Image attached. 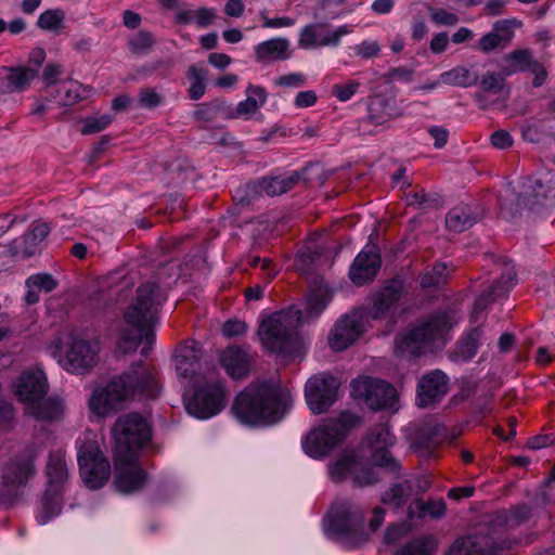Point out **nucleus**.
<instances>
[{
    "mask_svg": "<svg viewBox=\"0 0 555 555\" xmlns=\"http://www.w3.org/2000/svg\"><path fill=\"white\" fill-rule=\"evenodd\" d=\"M158 392L154 373L143 367L142 363H138L106 385L94 388L88 404L91 413L105 417L116 413L122 408L125 401L135 395L155 398Z\"/></svg>",
    "mask_w": 555,
    "mask_h": 555,
    "instance_id": "obj_1",
    "label": "nucleus"
},
{
    "mask_svg": "<svg viewBox=\"0 0 555 555\" xmlns=\"http://www.w3.org/2000/svg\"><path fill=\"white\" fill-rule=\"evenodd\" d=\"M292 404L291 392L273 383L246 387L232 405L234 416L245 425L273 424L280 421Z\"/></svg>",
    "mask_w": 555,
    "mask_h": 555,
    "instance_id": "obj_2",
    "label": "nucleus"
},
{
    "mask_svg": "<svg viewBox=\"0 0 555 555\" xmlns=\"http://www.w3.org/2000/svg\"><path fill=\"white\" fill-rule=\"evenodd\" d=\"M164 300L163 291L154 282H146L138 287L133 302L125 312V326L118 341L120 351H135L143 338L151 343L158 308Z\"/></svg>",
    "mask_w": 555,
    "mask_h": 555,
    "instance_id": "obj_3",
    "label": "nucleus"
},
{
    "mask_svg": "<svg viewBox=\"0 0 555 555\" xmlns=\"http://www.w3.org/2000/svg\"><path fill=\"white\" fill-rule=\"evenodd\" d=\"M359 423L360 418L349 412L341 413L337 420L325 421L307 434L302 441L304 451L313 459H323Z\"/></svg>",
    "mask_w": 555,
    "mask_h": 555,
    "instance_id": "obj_4",
    "label": "nucleus"
},
{
    "mask_svg": "<svg viewBox=\"0 0 555 555\" xmlns=\"http://www.w3.org/2000/svg\"><path fill=\"white\" fill-rule=\"evenodd\" d=\"M451 326V319L446 312L431 314L420 325L397 337L396 351L402 357H417L425 344L443 343Z\"/></svg>",
    "mask_w": 555,
    "mask_h": 555,
    "instance_id": "obj_5",
    "label": "nucleus"
},
{
    "mask_svg": "<svg viewBox=\"0 0 555 555\" xmlns=\"http://www.w3.org/2000/svg\"><path fill=\"white\" fill-rule=\"evenodd\" d=\"M300 321V311L288 309L266 318L258 330L261 344L273 352H287L295 338Z\"/></svg>",
    "mask_w": 555,
    "mask_h": 555,
    "instance_id": "obj_6",
    "label": "nucleus"
},
{
    "mask_svg": "<svg viewBox=\"0 0 555 555\" xmlns=\"http://www.w3.org/2000/svg\"><path fill=\"white\" fill-rule=\"evenodd\" d=\"M194 393L185 402L191 415L197 418H209L217 415L227 402V391L215 372H209L202 380L194 382Z\"/></svg>",
    "mask_w": 555,
    "mask_h": 555,
    "instance_id": "obj_7",
    "label": "nucleus"
},
{
    "mask_svg": "<svg viewBox=\"0 0 555 555\" xmlns=\"http://www.w3.org/2000/svg\"><path fill=\"white\" fill-rule=\"evenodd\" d=\"M114 453L138 455V451L151 439L145 418L138 413L120 415L113 426Z\"/></svg>",
    "mask_w": 555,
    "mask_h": 555,
    "instance_id": "obj_8",
    "label": "nucleus"
},
{
    "mask_svg": "<svg viewBox=\"0 0 555 555\" xmlns=\"http://www.w3.org/2000/svg\"><path fill=\"white\" fill-rule=\"evenodd\" d=\"M351 393L374 411L392 409L397 401V391L389 383L371 376L354 379Z\"/></svg>",
    "mask_w": 555,
    "mask_h": 555,
    "instance_id": "obj_9",
    "label": "nucleus"
},
{
    "mask_svg": "<svg viewBox=\"0 0 555 555\" xmlns=\"http://www.w3.org/2000/svg\"><path fill=\"white\" fill-rule=\"evenodd\" d=\"M47 475L50 488L42 498V513L39 521L46 524L50 518L57 515L61 509L60 485L67 478V466L62 451L50 454Z\"/></svg>",
    "mask_w": 555,
    "mask_h": 555,
    "instance_id": "obj_10",
    "label": "nucleus"
},
{
    "mask_svg": "<svg viewBox=\"0 0 555 555\" xmlns=\"http://www.w3.org/2000/svg\"><path fill=\"white\" fill-rule=\"evenodd\" d=\"M80 475L90 489L101 488L109 478L111 465L95 442H86L78 452Z\"/></svg>",
    "mask_w": 555,
    "mask_h": 555,
    "instance_id": "obj_11",
    "label": "nucleus"
},
{
    "mask_svg": "<svg viewBox=\"0 0 555 555\" xmlns=\"http://www.w3.org/2000/svg\"><path fill=\"white\" fill-rule=\"evenodd\" d=\"M555 199V180L548 173L535 178H527L522 184V192L518 197L517 208H527L540 211L553 206Z\"/></svg>",
    "mask_w": 555,
    "mask_h": 555,
    "instance_id": "obj_12",
    "label": "nucleus"
},
{
    "mask_svg": "<svg viewBox=\"0 0 555 555\" xmlns=\"http://www.w3.org/2000/svg\"><path fill=\"white\" fill-rule=\"evenodd\" d=\"M496 264L502 270L501 278L477 296L473 309V314L476 320L478 319V314L486 311L491 304L505 297L517 282L515 268L505 257H500L496 260Z\"/></svg>",
    "mask_w": 555,
    "mask_h": 555,
    "instance_id": "obj_13",
    "label": "nucleus"
},
{
    "mask_svg": "<svg viewBox=\"0 0 555 555\" xmlns=\"http://www.w3.org/2000/svg\"><path fill=\"white\" fill-rule=\"evenodd\" d=\"M300 180L299 173L294 172L288 177L262 178L257 182L248 183L244 189L235 192L234 199L242 205H249L255 198L262 195L276 196L294 188Z\"/></svg>",
    "mask_w": 555,
    "mask_h": 555,
    "instance_id": "obj_14",
    "label": "nucleus"
},
{
    "mask_svg": "<svg viewBox=\"0 0 555 555\" xmlns=\"http://www.w3.org/2000/svg\"><path fill=\"white\" fill-rule=\"evenodd\" d=\"M395 441V436L385 424L374 426L365 439V444L372 450L371 459L373 463L392 474L400 470V463L388 451V448L393 446Z\"/></svg>",
    "mask_w": 555,
    "mask_h": 555,
    "instance_id": "obj_15",
    "label": "nucleus"
},
{
    "mask_svg": "<svg viewBox=\"0 0 555 555\" xmlns=\"http://www.w3.org/2000/svg\"><path fill=\"white\" fill-rule=\"evenodd\" d=\"M364 310H356L336 321L328 334L330 347L343 351L351 346L364 332Z\"/></svg>",
    "mask_w": 555,
    "mask_h": 555,
    "instance_id": "obj_16",
    "label": "nucleus"
},
{
    "mask_svg": "<svg viewBox=\"0 0 555 555\" xmlns=\"http://www.w3.org/2000/svg\"><path fill=\"white\" fill-rule=\"evenodd\" d=\"M338 382L327 374L314 375L306 384V400L315 414L326 412L336 399Z\"/></svg>",
    "mask_w": 555,
    "mask_h": 555,
    "instance_id": "obj_17",
    "label": "nucleus"
},
{
    "mask_svg": "<svg viewBox=\"0 0 555 555\" xmlns=\"http://www.w3.org/2000/svg\"><path fill=\"white\" fill-rule=\"evenodd\" d=\"M500 67L504 76L519 72L532 73L534 75L532 85L535 88L541 87L547 78L546 68L533 57L532 51L529 49H516L505 54Z\"/></svg>",
    "mask_w": 555,
    "mask_h": 555,
    "instance_id": "obj_18",
    "label": "nucleus"
},
{
    "mask_svg": "<svg viewBox=\"0 0 555 555\" xmlns=\"http://www.w3.org/2000/svg\"><path fill=\"white\" fill-rule=\"evenodd\" d=\"M115 486L119 492L131 493L142 488L145 473L138 464V455L114 453Z\"/></svg>",
    "mask_w": 555,
    "mask_h": 555,
    "instance_id": "obj_19",
    "label": "nucleus"
},
{
    "mask_svg": "<svg viewBox=\"0 0 555 555\" xmlns=\"http://www.w3.org/2000/svg\"><path fill=\"white\" fill-rule=\"evenodd\" d=\"M99 350L98 341L74 339L60 363L68 372L83 374L96 364Z\"/></svg>",
    "mask_w": 555,
    "mask_h": 555,
    "instance_id": "obj_20",
    "label": "nucleus"
},
{
    "mask_svg": "<svg viewBox=\"0 0 555 555\" xmlns=\"http://www.w3.org/2000/svg\"><path fill=\"white\" fill-rule=\"evenodd\" d=\"M382 266V258L377 246L366 245L354 258L349 278L358 286L371 283L377 275Z\"/></svg>",
    "mask_w": 555,
    "mask_h": 555,
    "instance_id": "obj_21",
    "label": "nucleus"
},
{
    "mask_svg": "<svg viewBox=\"0 0 555 555\" xmlns=\"http://www.w3.org/2000/svg\"><path fill=\"white\" fill-rule=\"evenodd\" d=\"M14 395L24 404L42 399L49 389L47 377L41 370L24 371L12 386Z\"/></svg>",
    "mask_w": 555,
    "mask_h": 555,
    "instance_id": "obj_22",
    "label": "nucleus"
},
{
    "mask_svg": "<svg viewBox=\"0 0 555 555\" xmlns=\"http://www.w3.org/2000/svg\"><path fill=\"white\" fill-rule=\"evenodd\" d=\"M362 524L361 513L350 505L344 504L332 512L327 530L330 534L347 540L358 534Z\"/></svg>",
    "mask_w": 555,
    "mask_h": 555,
    "instance_id": "obj_23",
    "label": "nucleus"
},
{
    "mask_svg": "<svg viewBox=\"0 0 555 555\" xmlns=\"http://www.w3.org/2000/svg\"><path fill=\"white\" fill-rule=\"evenodd\" d=\"M448 391V377L439 371H433L420 380L416 401L421 408H429L438 403Z\"/></svg>",
    "mask_w": 555,
    "mask_h": 555,
    "instance_id": "obj_24",
    "label": "nucleus"
},
{
    "mask_svg": "<svg viewBox=\"0 0 555 555\" xmlns=\"http://www.w3.org/2000/svg\"><path fill=\"white\" fill-rule=\"evenodd\" d=\"M405 294L408 287L401 278L389 280L379 292L376 293L373 306L369 311L372 319L384 318L390 308L396 305Z\"/></svg>",
    "mask_w": 555,
    "mask_h": 555,
    "instance_id": "obj_25",
    "label": "nucleus"
},
{
    "mask_svg": "<svg viewBox=\"0 0 555 555\" xmlns=\"http://www.w3.org/2000/svg\"><path fill=\"white\" fill-rule=\"evenodd\" d=\"M325 27L323 24H310L301 29L298 44L304 49L333 46L336 47L341 37L351 33V29L346 26H339L334 31L326 35H322V30Z\"/></svg>",
    "mask_w": 555,
    "mask_h": 555,
    "instance_id": "obj_26",
    "label": "nucleus"
},
{
    "mask_svg": "<svg viewBox=\"0 0 555 555\" xmlns=\"http://www.w3.org/2000/svg\"><path fill=\"white\" fill-rule=\"evenodd\" d=\"M253 356L243 347L230 346L219 358V362L228 375L233 379L245 378L250 372Z\"/></svg>",
    "mask_w": 555,
    "mask_h": 555,
    "instance_id": "obj_27",
    "label": "nucleus"
},
{
    "mask_svg": "<svg viewBox=\"0 0 555 555\" xmlns=\"http://www.w3.org/2000/svg\"><path fill=\"white\" fill-rule=\"evenodd\" d=\"M51 228L46 222H36L30 231L21 238H16L9 244V250L12 256H23L28 258L38 251L39 245L49 235Z\"/></svg>",
    "mask_w": 555,
    "mask_h": 555,
    "instance_id": "obj_28",
    "label": "nucleus"
},
{
    "mask_svg": "<svg viewBox=\"0 0 555 555\" xmlns=\"http://www.w3.org/2000/svg\"><path fill=\"white\" fill-rule=\"evenodd\" d=\"M201 348L198 345L183 346L179 349L175 361L177 374L189 379L194 384L195 380H202L201 371Z\"/></svg>",
    "mask_w": 555,
    "mask_h": 555,
    "instance_id": "obj_29",
    "label": "nucleus"
},
{
    "mask_svg": "<svg viewBox=\"0 0 555 555\" xmlns=\"http://www.w3.org/2000/svg\"><path fill=\"white\" fill-rule=\"evenodd\" d=\"M31 474L33 465L30 461L12 462L8 464L2 474V486L4 489L1 494L3 496L1 502H5L7 499L13 496L16 490L26 483Z\"/></svg>",
    "mask_w": 555,
    "mask_h": 555,
    "instance_id": "obj_30",
    "label": "nucleus"
},
{
    "mask_svg": "<svg viewBox=\"0 0 555 555\" xmlns=\"http://www.w3.org/2000/svg\"><path fill=\"white\" fill-rule=\"evenodd\" d=\"M91 91V88L82 86L76 80L67 79L61 81L54 90H51L46 99L61 106H72L89 98Z\"/></svg>",
    "mask_w": 555,
    "mask_h": 555,
    "instance_id": "obj_31",
    "label": "nucleus"
},
{
    "mask_svg": "<svg viewBox=\"0 0 555 555\" xmlns=\"http://www.w3.org/2000/svg\"><path fill=\"white\" fill-rule=\"evenodd\" d=\"M444 435L439 423H426L416 433L414 447L422 457L433 456Z\"/></svg>",
    "mask_w": 555,
    "mask_h": 555,
    "instance_id": "obj_32",
    "label": "nucleus"
},
{
    "mask_svg": "<svg viewBox=\"0 0 555 555\" xmlns=\"http://www.w3.org/2000/svg\"><path fill=\"white\" fill-rule=\"evenodd\" d=\"M289 57V41L286 38H273L255 47V59L259 63L267 64Z\"/></svg>",
    "mask_w": 555,
    "mask_h": 555,
    "instance_id": "obj_33",
    "label": "nucleus"
},
{
    "mask_svg": "<svg viewBox=\"0 0 555 555\" xmlns=\"http://www.w3.org/2000/svg\"><path fill=\"white\" fill-rule=\"evenodd\" d=\"M65 410L63 400L59 397H49L43 400L30 402L26 405V413L38 421H57Z\"/></svg>",
    "mask_w": 555,
    "mask_h": 555,
    "instance_id": "obj_34",
    "label": "nucleus"
},
{
    "mask_svg": "<svg viewBox=\"0 0 555 555\" xmlns=\"http://www.w3.org/2000/svg\"><path fill=\"white\" fill-rule=\"evenodd\" d=\"M479 217L469 205L453 207L446 216V225L450 231L460 233L477 223Z\"/></svg>",
    "mask_w": 555,
    "mask_h": 555,
    "instance_id": "obj_35",
    "label": "nucleus"
},
{
    "mask_svg": "<svg viewBox=\"0 0 555 555\" xmlns=\"http://www.w3.org/2000/svg\"><path fill=\"white\" fill-rule=\"evenodd\" d=\"M491 553L492 548L489 541L477 535L457 539L449 550V555H489Z\"/></svg>",
    "mask_w": 555,
    "mask_h": 555,
    "instance_id": "obj_36",
    "label": "nucleus"
},
{
    "mask_svg": "<svg viewBox=\"0 0 555 555\" xmlns=\"http://www.w3.org/2000/svg\"><path fill=\"white\" fill-rule=\"evenodd\" d=\"M478 74L465 66H456L439 76V81L449 86L468 88L478 82Z\"/></svg>",
    "mask_w": 555,
    "mask_h": 555,
    "instance_id": "obj_37",
    "label": "nucleus"
},
{
    "mask_svg": "<svg viewBox=\"0 0 555 555\" xmlns=\"http://www.w3.org/2000/svg\"><path fill=\"white\" fill-rule=\"evenodd\" d=\"M247 98L236 106L235 117L246 116L255 114L260 106L266 103L267 93L263 88L258 86H249L247 88Z\"/></svg>",
    "mask_w": 555,
    "mask_h": 555,
    "instance_id": "obj_38",
    "label": "nucleus"
},
{
    "mask_svg": "<svg viewBox=\"0 0 555 555\" xmlns=\"http://www.w3.org/2000/svg\"><path fill=\"white\" fill-rule=\"evenodd\" d=\"M483 335L481 328H474L456 347L453 356L455 360L468 361L473 359L480 345V339Z\"/></svg>",
    "mask_w": 555,
    "mask_h": 555,
    "instance_id": "obj_39",
    "label": "nucleus"
},
{
    "mask_svg": "<svg viewBox=\"0 0 555 555\" xmlns=\"http://www.w3.org/2000/svg\"><path fill=\"white\" fill-rule=\"evenodd\" d=\"M412 487L408 479L393 483L389 491L385 492L383 495V502L393 507L402 506L414 496Z\"/></svg>",
    "mask_w": 555,
    "mask_h": 555,
    "instance_id": "obj_40",
    "label": "nucleus"
},
{
    "mask_svg": "<svg viewBox=\"0 0 555 555\" xmlns=\"http://www.w3.org/2000/svg\"><path fill=\"white\" fill-rule=\"evenodd\" d=\"M437 543L431 537H421L400 547L395 555H434Z\"/></svg>",
    "mask_w": 555,
    "mask_h": 555,
    "instance_id": "obj_41",
    "label": "nucleus"
},
{
    "mask_svg": "<svg viewBox=\"0 0 555 555\" xmlns=\"http://www.w3.org/2000/svg\"><path fill=\"white\" fill-rule=\"evenodd\" d=\"M331 300V293L326 285L313 286L307 296V310L309 314L319 315Z\"/></svg>",
    "mask_w": 555,
    "mask_h": 555,
    "instance_id": "obj_42",
    "label": "nucleus"
},
{
    "mask_svg": "<svg viewBox=\"0 0 555 555\" xmlns=\"http://www.w3.org/2000/svg\"><path fill=\"white\" fill-rule=\"evenodd\" d=\"M367 112L372 121L382 124L392 116L391 103L384 96H373L369 102Z\"/></svg>",
    "mask_w": 555,
    "mask_h": 555,
    "instance_id": "obj_43",
    "label": "nucleus"
},
{
    "mask_svg": "<svg viewBox=\"0 0 555 555\" xmlns=\"http://www.w3.org/2000/svg\"><path fill=\"white\" fill-rule=\"evenodd\" d=\"M207 69L199 67L197 65H191L188 68V77L192 81L191 87L189 89V95L192 100L201 99L206 91V80Z\"/></svg>",
    "mask_w": 555,
    "mask_h": 555,
    "instance_id": "obj_44",
    "label": "nucleus"
},
{
    "mask_svg": "<svg viewBox=\"0 0 555 555\" xmlns=\"http://www.w3.org/2000/svg\"><path fill=\"white\" fill-rule=\"evenodd\" d=\"M444 511V504L442 502H436V501H429L424 502L420 499H416L410 506H409V517L411 519L417 517L421 518L426 514H430L435 517H439L443 514Z\"/></svg>",
    "mask_w": 555,
    "mask_h": 555,
    "instance_id": "obj_45",
    "label": "nucleus"
},
{
    "mask_svg": "<svg viewBox=\"0 0 555 555\" xmlns=\"http://www.w3.org/2000/svg\"><path fill=\"white\" fill-rule=\"evenodd\" d=\"M358 463L354 461L353 456L345 455L330 465V476L332 480L336 482L344 480L347 476L353 478Z\"/></svg>",
    "mask_w": 555,
    "mask_h": 555,
    "instance_id": "obj_46",
    "label": "nucleus"
},
{
    "mask_svg": "<svg viewBox=\"0 0 555 555\" xmlns=\"http://www.w3.org/2000/svg\"><path fill=\"white\" fill-rule=\"evenodd\" d=\"M155 39L152 33L147 30H140L132 36L128 41L129 50L134 55H145L154 47Z\"/></svg>",
    "mask_w": 555,
    "mask_h": 555,
    "instance_id": "obj_47",
    "label": "nucleus"
},
{
    "mask_svg": "<svg viewBox=\"0 0 555 555\" xmlns=\"http://www.w3.org/2000/svg\"><path fill=\"white\" fill-rule=\"evenodd\" d=\"M408 205L417 209H429L440 205L437 194L426 193L425 190L413 191L406 194Z\"/></svg>",
    "mask_w": 555,
    "mask_h": 555,
    "instance_id": "obj_48",
    "label": "nucleus"
},
{
    "mask_svg": "<svg viewBox=\"0 0 555 555\" xmlns=\"http://www.w3.org/2000/svg\"><path fill=\"white\" fill-rule=\"evenodd\" d=\"M65 20V13L61 9H51L42 12L37 21V25L39 28L49 30V31H57L62 26Z\"/></svg>",
    "mask_w": 555,
    "mask_h": 555,
    "instance_id": "obj_49",
    "label": "nucleus"
},
{
    "mask_svg": "<svg viewBox=\"0 0 555 555\" xmlns=\"http://www.w3.org/2000/svg\"><path fill=\"white\" fill-rule=\"evenodd\" d=\"M512 40V34L499 35L494 31L483 35L478 41V49L483 53H490L495 49H504Z\"/></svg>",
    "mask_w": 555,
    "mask_h": 555,
    "instance_id": "obj_50",
    "label": "nucleus"
},
{
    "mask_svg": "<svg viewBox=\"0 0 555 555\" xmlns=\"http://www.w3.org/2000/svg\"><path fill=\"white\" fill-rule=\"evenodd\" d=\"M449 271L446 263H436L430 270H426L420 278L422 287H434L444 282Z\"/></svg>",
    "mask_w": 555,
    "mask_h": 555,
    "instance_id": "obj_51",
    "label": "nucleus"
},
{
    "mask_svg": "<svg viewBox=\"0 0 555 555\" xmlns=\"http://www.w3.org/2000/svg\"><path fill=\"white\" fill-rule=\"evenodd\" d=\"M14 90L21 92L30 86V82L37 77L38 69L31 67H11Z\"/></svg>",
    "mask_w": 555,
    "mask_h": 555,
    "instance_id": "obj_52",
    "label": "nucleus"
},
{
    "mask_svg": "<svg viewBox=\"0 0 555 555\" xmlns=\"http://www.w3.org/2000/svg\"><path fill=\"white\" fill-rule=\"evenodd\" d=\"M163 102V94L157 92L154 88H142L137 96L138 106L145 109H154L162 105Z\"/></svg>",
    "mask_w": 555,
    "mask_h": 555,
    "instance_id": "obj_53",
    "label": "nucleus"
},
{
    "mask_svg": "<svg viewBox=\"0 0 555 555\" xmlns=\"http://www.w3.org/2000/svg\"><path fill=\"white\" fill-rule=\"evenodd\" d=\"M299 177L310 185H322L327 179L325 170L319 164L308 165L302 169L301 173H299Z\"/></svg>",
    "mask_w": 555,
    "mask_h": 555,
    "instance_id": "obj_54",
    "label": "nucleus"
},
{
    "mask_svg": "<svg viewBox=\"0 0 555 555\" xmlns=\"http://www.w3.org/2000/svg\"><path fill=\"white\" fill-rule=\"evenodd\" d=\"M26 284L28 287H35L39 292L46 293L52 292L57 286L56 280L48 273L34 274L27 279Z\"/></svg>",
    "mask_w": 555,
    "mask_h": 555,
    "instance_id": "obj_55",
    "label": "nucleus"
},
{
    "mask_svg": "<svg viewBox=\"0 0 555 555\" xmlns=\"http://www.w3.org/2000/svg\"><path fill=\"white\" fill-rule=\"evenodd\" d=\"M353 483L359 487L371 486L376 483L379 480L378 473L373 467H360L357 466V469L353 475Z\"/></svg>",
    "mask_w": 555,
    "mask_h": 555,
    "instance_id": "obj_56",
    "label": "nucleus"
},
{
    "mask_svg": "<svg viewBox=\"0 0 555 555\" xmlns=\"http://www.w3.org/2000/svg\"><path fill=\"white\" fill-rule=\"evenodd\" d=\"M112 122V117L107 114L99 117H88L83 120L81 129L82 134H92L104 130Z\"/></svg>",
    "mask_w": 555,
    "mask_h": 555,
    "instance_id": "obj_57",
    "label": "nucleus"
},
{
    "mask_svg": "<svg viewBox=\"0 0 555 555\" xmlns=\"http://www.w3.org/2000/svg\"><path fill=\"white\" fill-rule=\"evenodd\" d=\"M360 88V82L357 80H348L344 83H336L332 87V93L340 102H346L354 95Z\"/></svg>",
    "mask_w": 555,
    "mask_h": 555,
    "instance_id": "obj_58",
    "label": "nucleus"
},
{
    "mask_svg": "<svg viewBox=\"0 0 555 555\" xmlns=\"http://www.w3.org/2000/svg\"><path fill=\"white\" fill-rule=\"evenodd\" d=\"M480 87L483 91L499 93L504 88V77L500 74L488 72L481 77Z\"/></svg>",
    "mask_w": 555,
    "mask_h": 555,
    "instance_id": "obj_59",
    "label": "nucleus"
},
{
    "mask_svg": "<svg viewBox=\"0 0 555 555\" xmlns=\"http://www.w3.org/2000/svg\"><path fill=\"white\" fill-rule=\"evenodd\" d=\"M318 255L309 248L301 249L295 259V266L297 270L302 273H308L311 269V264L314 262Z\"/></svg>",
    "mask_w": 555,
    "mask_h": 555,
    "instance_id": "obj_60",
    "label": "nucleus"
},
{
    "mask_svg": "<svg viewBox=\"0 0 555 555\" xmlns=\"http://www.w3.org/2000/svg\"><path fill=\"white\" fill-rule=\"evenodd\" d=\"M429 12L433 22H435L438 25L453 26L459 22V17L456 14L448 12L444 9L429 8Z\"/></svg>",
    "mask_w": 555,
    "mask_h": 555,
    "instance_id": "obj_61",
    "label": "nucleus"
},
{
    "mask_svg": "<svg viewBox=\"0 0 555 555\" xmlns=\"http://www.w3.org/2000/svg\"><path fill=\"white\" fill-rule=\"evenodd\" d=\"M531 515V509L527 505H517L509 511L506 522L511 526H518L527 520Z\"/></svg>",
    "mask_w": 555,
    "mask_h": 555,
    "instance_id": "obj_62",
    "label": "nucleus"
},
{
    "mask_svg": "<svg viewBox=\"0 0 555 555\" xmlns=\"http://www.w3.org/2000/svg\"><path fill=\"white\" fill-rule=\"evenodd\" d=\"M521 135H522L524 140H526L528 142L538 143L542 139L543 131L537 122L527 121L521 127Z\"/></svg>",
    "mask_w": 555,
    "mask_h": 555,
    "instance_id": "obj_63",
    "label": "nucleus"
},
{
    "mask_svg": "<svg viewBox=\"0 0 555 555\" xmlns=\"http://www.w3.org/2000/svg\"><path fill=\"white\" fill-rule=\"evenodd\" d=\"M216 10L202 7L195 11V22L198 27L206 28L216 20Z\"/></svg>",
    "mask_w": 555,
    "mask_h": 555,
    "instance_id": "obj_64",
    "label": "nucleus"
}]
</instances>
